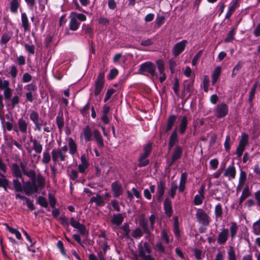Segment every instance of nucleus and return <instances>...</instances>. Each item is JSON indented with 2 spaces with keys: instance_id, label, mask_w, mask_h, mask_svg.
<instances>
[{
  "instance_id": "obj_1",
  "label": "nucleus",
  "mask_w": 260,
  "mask_h": 260,
  "mask_svg": "<svg viewBox=\"0 0 260 260\" xmlns=\"http://www.w3.org/2000/svg\"><path fill=\"white\" fill-rule=\"evenodd\" d=\"M27 162L21 161L19 165L23 174L29 178L31 181H27L23 184V189L25 193L27 196L38 192L39 189L45 187V179L41 174L37 175L35 170H28L27 168Z\"/></svg>"
},
{
  "instance_id": "obj_2",
  "label": "nucleus",
  "mask_w": 260,
  "mask_h": 260,
  "mask_svg": "<svg viewBox=\"0 0 260 260\" xmlns=\"http://www.w3.org/2000/svg\"><path fill=\"white\" fill-rule=\"evenodd\" d=\"M68 145L69 147L65 145L60 148H54L52 150L51 157L54 164H57L59 163V161L62 162L66 160L68 157L67 153L68 149L69 153L72 157L76 155L78 156L77 145L72 138H69Z\"/></svg>"
},
{
  "instance_id": "obj_3",
  "label": "nucleus",
  "mask_w": 260,
  "mask_h": 260,
  "mask_svg": "<svg viewBox=\"0 0 260 260\" xmlns=\"http://www.w3.org/2000/svg\"><path fill=\"white\" fill-rule=\"evenodd\" d=\"M156 219V216L154 214H151L149 216L150 227H149L148 219L141 217L139 224L143 231L140 228H137L133 231L132 236L135 239H139L143 236V233L149 236L151 232L154 229Z\"/></svg>"
},
{
  "instance_id": "obj_4",
  "label": "nucleus",
  "mask_w": 260,
  "mask_h": 260,
  "mask_svg": "<svg viewBox=\"0 0 260 260\" xmlns=\"http://www.w3.org/2000/svg\"><path fill=\"white\" fill-rule=\"evenodd\" d=\"M143 152L141 153L138 159V166L139 167H144L149 164V160L148 159L151 150L152 143H149L143 146Z\"/></svg>"
},
{
  "instance_id": "obj_5",
  "label": "nucleus",
  "mask_w": 260,
  "mask_h": 260,
  "mask_svg": "<svg viewBox=\"0 0 260 260\" xmlns=\"http://www.w3.org/2000/svg\"><path fill=\"white\" fill-rule=\"evenodd\" d=\"M139 72L141 74L148 73L153 77L156 78L158 77V74L156 72L155 66L150 61H147L141 64L139 69Z\"/></svg>"
},
{
  "instance_id": "obj_6",
  "label": "nucleus",
  "mask_w": 260,
  "mask_h": 260,
  "mask_svg": "<svg viewBox=\"0 0 260 260\" xmlns=\"http://www.w3.org/2000/svg\"><path fill=\"white\" fill-rule=\"evenodd\" d=\"M196 217L198 222L205 226H208L211 220L209 215L201 208L197 210Z\"/></svg>"
},
{
  "instance_id": "obj_7",
  "label": "nucleus",
  "mask_w": 260,
  "mask_h": 260,
  "mask_svg": "<svg viewBox=\"0 0 260 260\" xmlns=\"http://www.w3.org/2000/svg\"><path fill=\"white\" fill-rule=\"evenodd\" d=\"M248 144V136L245 133L243 134L240 140L239 145L236 148V153L238 157H241L245 149L246 146Z\"/></svg>"
},
{
  "instance_id": "obj_8",
  "label": "nucleus",
  "mask_w": 260,
  "mask_h": 260,
  "mask_svg": "<svg viewBox=\"0 0 260 260\" xmlns=\"http://www.w3.org/2000/svg\"><path fill=\"white\" fill-rule=\"evenodd\" d=\"M105 83V74L104 72H100L97 76L96 79L94 83V95H98L100 94L104 88Z\"/></svg>"
},
{
  "instance_id": "obj_9",
  "label": "nucleus",
  "mask_w": 260,
  "mask_h": 260,
  "mask_svg": "<svg viewBox=\"0 0 260 260\" xmlns=\"http://www.w3.org/2000/svg\"><path fill=\"white\" fill-rule=\"evenodd\" d=\"M229 113V107L224 103L218 104L214 109V114L217 118L224 117Z\"/></svg>"
},
{
  "instance_id": "obj_10",
  "label": "nucleus",
  "mask_w": 260,
  "mask_h": 260,
  "mask_svg": "<svg viewBox=\"0 0 260 260\" xmlns=\"http://www.w3.org/2000/svg\"><path fill=\"white\" fill-rule=\"evenodd\" d=\"M0 90L4 91V96L6 100L11 98L12 89L10 88V82L8 80H3L0 78Z\"/></svg>"
},
{
  "instance_id": "obj_11",
  "label": "nucleus",
  "mask_w": 260,
  "mask_h": 260,
  "mask_svg": "<svg viewBox=\"0 0 260 260\" xmlns=\"http://www.w3.org/2000/svg\"><path fill=\"white\" fill-rule=\"evenodd\" d=\"M151 249L148 244H144V248L141 247L139 249V255L143 260H154V258L150 255Z\"/></svg>"
},
{
  "instance_id": "obj_12",
  "label": "nucleus",
  "mask_w": 260,
  "mask_h": 260,
  "mask_svg": "<svg viewBox=\"0 0 260 260\" xmlns=\"http://www.w3.org/2000/svg\"><path fill=\"white\" fill-rule=\"evenodd\" d=\"M187 41L183 40L176 44L172 50L173 54L175 57L179 56L185 49Z\"/></svg>"
},
{
  "instance_id": "obj_13",
  "label": "nucleus",
  "mask_w": 260,
  "mask_h": 260,
  "mask_svg": "<svg viewBox=\"0 0 260 260\" xmlns=\"http://www.w3.org/2000/svg\"><path fill=\"white\" fill-rule=\"evenodd\" d=\"M71 225L75 229L78 230L80 235H84L87 233L85 226L80 223L78 221H76L74 217H72L70 220Z\"/></svg>"
},
{
  "instance_id": "obj_14",
  "label": "nucleus",
  "mask_w": 260,
  "mask_h": 260,
  "mask_svg": "<svg viewBox=\"0 0 260 260\" xmlns=\"http://www.w3.org/2000/svg\"><path fill=\"white\" fill-rule=\"evenodd\" d=\"M183 153V148L179 145H176L172 154V160L170 166L172 165L177 160L180 158Z\"/></svg>"
},
{
  "instance_id": "obj_15",
  "label": "nucleus",
  "mask_w": 260,
  "mask_h": 260,
  "mask_svg": "<svg viewBox=\"0 0 260 260\" xmlns=\"http://www.w3.org/2000/svg\"><path fill=\"white\" fill-rule=\"evenodd\" d=\"M236 170L234 162L230 165L224 171L223 177H229V179H234L236 177Z\"/></svg>"
},
{
  "instance_id": "obj_16",
  "label": "nucleus",
  "mask_w": 260,
  "mask_h": 260,
  "mask_svg": "<svg viewBox=\"0 0 260 260\" xmlns=\"http://www.w3.org/2000/svg\"><path fill=\"white\" fill-rule=\"evenodd\" d=\"M229 235V230L225 228L222 229L218 235L217 243L220 245L224 244L228 239Z\"/></svg>"
},
{
  "instance_id": "obj_17",
  "label": "nucleus",
  "mask_w": 260,
  "mask_h": 260,
  "mask_svg": "<svg viewBox=\"0 0 260 260\" xmlns=\"http://www.w3.org/2000/svg\"><path fill=\"white\" fill-rule=\"evenodd\" d=\"M11 172L13 176L17 178L22 179L23 182V173L19 165L17 163H13L11 166Z\"/></svg>"
},
{
  "instance_id": "obj_18",
  "label": "nucleus",
  "mask_w": 260,
  "mask_h": 260,
  "mask_svg": "<svg viewBox=\"0 0 260 260\" xmlns=\"http://www.w3.org/2000/svg\"><path fill=\"white\" fill-rule=\"evenodd\" d=\"M111 187L115 197L117 198L122 194V186L118 182L115 181L112 183Z\"/></svg>"
},
{
  "instance_id": "obj_19",
  "label": "nucleus",
  "mask_w": 260,
  "mask_h": 260,
  "mask_svg": "<svg viewBox=\"0 0 260 260\" xmlns=\"http://www.w3.org/2000/svg\"><path fill=\"white\" fill-rule=\"evenodd\" d=\"M164 210L166 215L168 217H170L172 215L173 209L172 206V201L170 199L167 198L165 199L164 202Z\"/></svg>"
},
{
  "instance_id": "obj_20",
  "label": "nucleus",
  "mask_w": 260,
  "mask_h": 260,
  "mask_svg": "<svg viewBox=\"0 0 260 260\" xmlns=\"http://www.w3.org/2000/svg\"><path fill=\"white\" fill-rule=\"evenodd\" d=\"M18 132L19 131L22 134H26L28 127V122H27L23 118H19L17 121Z\"/></svg>"
},
{
  "instance_id": "obj_21",
  "label": "nucleus",
  "mask_w": 260,
  "mask_h": 260,
  "mask_svg": "<svg viewBox=\"0 0 260 260\" xmlns=\"http://www.w3.org/2000/svg\"><path fill=\"white\" fill-rule=\"evenodd\" d=\"M165 183L162 181H160L157 183V191L156 196L157 200L160 201L161 200L162 196L165 193Z\"/></svg>"
},
{
  "instance_id": "obj_22",
  "label": "nucleus",
  "mask_w": 260,
  "mask_h": 260,
  "mask_svg": "<svg viewBox=\"0 0 260 260\" xmlns=\"http://www.w3.org/2000/svg\"><path fill=\"white\" fill-rule=\"evenodd\" d=\"M30 142L32 144V149L36 153L40 154L43 150V145L40 141L32 137L30 139Z\"/></svg>"
},
{
  "instance_id": "obj_23",
  "label": "nucleus",
  "mask_w": 260,
  "mask_h": 260,
  "mask_svg": "<svg viewBox=\"0 0 260 260\" xmlns=\"http://www.w3.org/2000/svg\"><path fill=\"white\" fill-rule=\"evenodd\" d=\"M121 231L119 237L121 239L124 238H129L130 234L129 225L127 222L124 223L120 228Z\"/></svg>"
},
{
  "instance_id": "obj_24",
  "label": "nucleus",
  "mask_w": 260,
  "mask_h": 260,
  "mask_svg": "<svg viewBox=\"0 0 260 260\" xmlns=\"http://www.w3.org/2000/svg\"><path fill=\"white\" fill-rule=\"evenodd\" d=\"M193 80H185L183 83V88L182 91V95L184 96L185 91L191 93L193 91Z\"/></svg>"
},
{
  "instance_id": "obj_25",
  "label": "nucleus",
  "mask_w": 260,
  "mask_h": 260,
  "mask_svg": "<svg viewBox=\"0 0 260 260\" xmlns=\"http://www.w3.org/2000/svg\"><path fill=\"white\" fill-rule=\"evenodd\" d=\"M74 15H76V14L71 13L70 14V22L69 24V26L70 29L71 30L75 31L78 29L80 23L77 21L76 18L74 17Z\"/></svg>"
},
{
  "instance_id": "obj_26",
  "label": "nucleus",
  "mask_w": 260,
  "mask_h": 260,
  "mask_svg": "<svg viewBox=\"0 0 260 260\" xmlns=\"http://www.w3.org/2000/svg\"><path fill=\"white\" fill-rule=\"evenodd\" d=\"M177 116L175 115H171L168 118L167 121V126L164 132L166 133L169 132L173 127L176 120Z\"/></svg>"
},
{
  "instance_id": "obj_27",
  "label": "nucleus",
  "mask_w": 260,
  "mask_h": 260,
  "mask_svg": "<svg viewBox=\"0 0 260 260\" xmlns=\"http://www.w3.org/2000/svg\"><path fill=\"white\" fill-rule=\"evenodd\" d=\"M188 177V174L186 172H184L181 174L180 179L179 186L178 189L180 192H182L185 188V185Z\"/></svg>"
},
{
  "instance_id": "obj_28",
  "label": "nucleus",
  "mask_w": 260,
  "mask_h": 260,
  "mask_svg": "<svg viewBox=\"0 0 260 260\" xmlns=\"http://www.w3.org/2000/svg\"><path fill=\"white\" fill-rule=\"evenodd\" d=\"M178 141V134L176 130H174L171 134L168 144V150H171L174 145Z\"/></svg>"
},
{
  "instance_id": "obj_29",
  "label": "nucleus",
  "mask_w": 260,
  "mask_h": 260,
  "mask_svg": "<svg viewBox=\"0 0 260 260\" xmlns=\"http://www.w3.org/2000/svg\"><path fill=\"white\" fill-rule=\"evenodd\" d=\"M93 135L95 140L97 142L99 147L103 148L104 147V143L103 139L100 131L98 129H94L93 131Z\"/></svg>"
},
{
  "instance_id": "obj_30",
  "label": "nucleus",
  "mask_w": 260,
  "mask_h": 260,
  "mask_svg": "<svg viewBox=\"0 0 260 260\" xmlns=\"http://www.w3.org/2000/svg\"><path fill=\"white\" fill-rule=\"evenodd\" d=\"M123 217L121 213L115 214L113 215L111 222L114 225L119 226L123 221Z\"/></svg>"
},
{
  "instance_id": "obj_31",
  "label": "nucleus",
  "mask_w": 260,
  "mask_h": 260,
  "mask_svg": "<svg viewBox=\"0 0 260 260\" xmlns=\"http://www.w3.org/2000/svg\"><path fill=\"white\" fill-rule=\"evenodd\" d=\"M223 213L222 206L220 204L218 203L215 206L214 210L215 218L216 221L222 219Z\"/></svg>"
},
{
  "instance_id": "obj_32",
  "label": "nucleus",
  "mask_w": 260,
  "mask_h": 260,
  "mask_svg": "<svg viewBox=\"0 0 260 260\" xmlns=\"http://www.w3.org/2000/svg\"><path fill=\"white\" fill-rule=\"evenodd\" d=\"M83 134L84 140L86 142H89L91 140L93 132L89 125H87L83 129Z\"/></svg>"
},
{
  "instance_id": "obj_33",
  "label": "nucleus",
  "mask_w": 260,
  "mask_h": 260,
  "mask_svg": "<svg viewBox=\"0 0 260 260\" xmlns=\"http://www.w3.org/2000/svg\"><path fill=\"white\" fill-rule=\"evenodd\" d=\"M21 21L22 26L23 27L24 30L25 31L29 30L30 25L29 24L27 16L25 13H21Z\"/></svg>"
},
{
  "instance_id": "obj_34",
  "label": "nucleus",
  "mask_w": 260,
  "mask_h": 260,
  "mask_svg": "<svg viewBox=\"0 0 260 260\" xmlns=\"http://www.w3.org/2000/svg\"><path fill=\"white\" fill-rule=\"evenodd\" d=\"M95 202L98 206H103L105 202L103 198L100 194H96L95 197H92L90 200V203Z\"/></svg>"
},
{
  "instance_id": "obj_35",
  "label": "nucleus",
  "mask_w": 260,
  "mask_h": 260,
  "mask_svg": "<svg viewBox=\"0 0 260 260\" xmlns=\"http://www.w3.org/2000/svg\"><path fill=\"white\" fill-rule=\"evenodd\" d=\"M230 228V236L232 240L234 239L238 232V226L236 222H232Z\"/></svg>"
},
{
  "instance_id": "obj_36",
  "label": "nucleus",
  "mask_w": 260,
  "mask_h": 260,
  "mask_svg": "<svg viewBox=\"0 0 260 260\" xmlns=\"http://www.w3.org/2000/svg\"><path fill=\"white\" fill-rule=\"evenodd\" d=\"M56 123L57 127L60 131H61L64 126V118L62 112H60L58 113V115L56 118Z\"/></svg>"
},
{
  "instance_id": "obj_37",
  "label": "nucleus",
  "mask_w": 260,
  "mask_h": 260,
  "mask_svg": "<svg viewBox=\"0 0 260 260\" xmlns=\"http://www.w3.org/2000/svg\"><path fill=\"white\" fill-rule=\"evenodd\" d=\"M187 118L186 116H183L179 125V132L181 134H184L187 126Z\"/></svg>"
},
{
  "instance_id": "obj_38",
  "label": "nucleus",
  "mask_w": 260,
  "mask_h": 260,
  "mask_svg": "<svg viewBox=\"0 0 260 260\" xmlns=\"http://www.w3.org/2000/svg\"><path fill=\"white\" fill-rule=\"evenodd\" d=\"M251 194V192L249 190V187L246 186L243 190L242 195L239 198V205H241L244 201L249 197Z\"/></svg>"
},
{
  "instance_id": "obj_39",
  "label": "nucleus",
  "mask_w": 260,
  "mask_h": 260,
  "mask_svg": "<svg viewBox=\"0 0 260 260\" xmlns=\"http://www.w3.org/2000/svg\"><path fill=\"white\" fill-rule=\"evenodd\" d=\"M221 73V68L220 67H216L212 75V84L214 85L217 81Z\"/></svg>"
},
{
  "instance_id": "obj_40",
  "label": "nucleus",
  "mask_w": 260,
  "mask_h": 260,
  "mask_svg": "<svg viewBox=\"0 0 260 260\" xmlns=\"http://www.w3.org/2000/svg\"><path fill=\"white\" fill-rule=\"evenodd\" d=\"M237 29V25H236L232 28L231 30L228 33V34L227 35V37L224 40V42L225 43L230 42L234 40V36L236 34Z\"/></svg>"
},
{
  "instance_id": "obj_41",
  "label": "nucleus",
  "mask_w": 260,
  "mask_h": 260,
  "mask_svg": "<svg viewBox=\"0 0 260 260\" xmlns=\"http://www.w3.org/2000/svg\"><path fill=\"white\" fill-rule=\"evenodd\" d=\"M8 184L9 180L6 179L4 174L0 172V187H3L5 190L7 191Z\"/></svg>"
},
{
  "instance_id": "obj_42",
  "label": "nucleus",
  "mask_w": 260,
  "mask_h": 260,
  "mask_svg": "<svg viewBox=\"0 0 260 260\" xmlns=\"http://www.w3.org/2000/svg\"><path fill=\"white\" fill-rule=\"evenodd\" d=\"M13 185L16 192H22L23 189V185L18 180V178L15 179L13 180Z\"/></svg>"
},
{
  "instance_id": "obj_43",
  "label": "nucleus",
  "mask_w": 260,
  "mask_h": 260,
  "mask_svg": "<svg viewBox=\"0 0 260 260\" xmlns=\"http://www.w3.org/2000/svg\"><path fill=\"white\" fill-rule=\"evenodd\" d=\"M52 157L49 152V149H46L43 153L42 162L43 164H48L51 160Z\"/></svg>"
},
{
  "instance_id": "obj_44",
  "label": "nucleus",
  "mask_w": 260,
  "mask_h": 260,
  "mask_svg": "<svg viewBox=\"0 0 260 260\" xmlns=\"http://www.w3.org/2000/svg\"><path fill=\"white\" fill-rule=\"evenodd\" d=\"M20 4L18 0H12L10 4V10L14 13L17 12Z\"/></svg>"
},
{
  "instance_id": "obj_45",
  "label": "nucleus",
  "mask_w": 260,
  "mask_h": 260,
  "mask_svg": "<svg viewBox=\"0 0 260 260\" xmlns=\"http://www.w3.org/2000/svg\"><path fill=\"white\" fill-rule=\"evenodd\" d=\"M12 38L11 34L6 32L2 35L1 40V44L6 45Z\"/></svg>"
},
{
  "instance_id": "obj_46",
  "label": "nucleus",
  "mask_w": 260,
  "mask_h": 260,
  "mask_svg": "<svg viewBox=\"0 0 260 260\" xmlns=\"http://www.w3.org/2000/svg\"><path fill=\"white\" fill-rule=\"evenodd\" d=\"M25 50L28 52L29 55H33L35 52V46L32 44L25 43L24 45Z\"/></svg>"
},
{
  "instance_id": "obj_47",
  "label": "nucleus",
  "mask_w": 260,
  "mask_h": 260,
  "mask_svg": "<svg viewBox=\"0 0 260 260\" xmlns=\"http://www.w3.org/2000/svg\"><path fill=\"white\" fill-rule=\"evenodd\" d=\"M228 260H237L236 255L234 248L231 246L228 251Z\"/></svg>"
},
{
  "instance_id": "obj_48",
  "label": "nucleus",
  "mask_w": 260,
  "mask_h": 260,
  "mask_svg": "<svg viewBox=\"0 0 260 260\" xmlns=\"http://www.w3.org/2000/svg\"><path fill=\"white\" fill-rule=\"evenodd\" d=\"M7 227V229L9 230V231L15 235L16 238L18 239H21V235L20 233L16 229H14L12 227L9 226L8 224L6 223L5 224Z\"/></svg>"
},
{
  "instance_id": "obj_49",
  "label": "nucleus",
  "mask_w": 260,
  "mask_h": 260,
  "mask_svg": "<svg viewBox=\"0 0 260 260\" xmlns=\"http://www.w3.org/2000/svg\"><path fill=\"white\" fill-rule=\"evenodd\" d=\"M82 29L85 34L89 35L90 37H93V29L88 25L83 24L82 26Z\"/></svg>"
},
{
  "instance_id": "obj_50",
  "label": "nucleus",
  "mask_w": 260,
  "mask_h": 260,
  "mask_svg": "<svg viewBox=\"0 0 260 260\" xmlns=\"http://www.w3.org/2000/svg\"><path fill=\"white\" fill-rule=\"evenodd\" d=\"M161 239L164 241L165 244H168L170 243V236L168 232L166 230H162L161 233Z\"/></svg>"
},
{
  "instance_id": "obj_51",
  "label": "nucleus",
  "mask_w": 260,
  "mask_h": 260,
  "mask_svg": "<svg viewBox=\"0 0 260 260\" xmlns=\"http://www.w3.org/2000/svg\"><path fill=\"white\" fill-rule=\"evenodd\" d=\"M178 186L175 182H173L172 183L171 187L169 192V194L172 198H174L176 190L178 188Z\"/></svg>"
},
{
  "instance_id": "obj_52",
  "label": "nucleus",
  "mask_w": 260,
  "mask_h": 260,
  "mask_svg": "<svg viewBox=\"0 0 260 260\" xmlns=\"http://www.w3.org/2000/svg\"><path fill=\"white\" fill-rule=\"evenodd\" d=\"M10 99L11 100L10 106L12 108H14L20 102V98L18 95H15Z\"/></svg>"
},
{
  "instance_id": "obj_53",
  "label": "nucleus",
  "mask_w": 260,
  "mask_h": 260,
  "mask_svg": "<svg viewBox=\"0 0 260 260\" xmlns=\"http://www.w3.org/2000/svg\"><path fill=\"white\" fill-rule=\"evenodd\" d=\"M24 89L27 91V92H35L37 90V87L35 83H31L27 84L24 87Z\"/></svg>"
},
{
  "instance_id": "obj_54",
  "label": "nucleus",
  "mask_w": 260,
  "mask_h": 260,
  "mask_svg": "<svg viewBox=\"0 0 260 260\" xmlns=\"http://www.w3.org/2000/svg\"><path fill=\"white\" fill-rule=\"evenodd\" d=\"M37 202L43 207L47 208L48 207V202L46 199L42 196L38 197Z\"/></svg>"
},
{
  "instance_id": "obj_55",
  "label": "nucleus",
  "mask_w": 260,
  "mask_h": 260,
  "mask_svg": "<svg viewBox=\"0 0 260 260\" xmlns=\"http://www.w3.org/2000/svg\"><path fill=\"white\" fill-rule=\"evenodd\" d=\"M156 63L157 64V68H158V71L159 72V74H165V73L164 63L163 60L159 59V60L156 61Z\"/></svg>"
},
{
  "instance_id": "obj_56",
  "label": "nucleus",
  "mask_w": 260,
  "mask_h": 260,
  "mask_svg": "<svg viewBox=\"0 0 260 260\" xmlns=\"http://www.w3.org/2000/svg\"><path fill=\"white\" fill-rule=\"evenodd\" d=\"M155 249L160 254H162L165 252V248L161 242H158L156 243L155 246Z\"/></svg>"
},
{
  "instance_id": "obj_57",
  "label": "nucleus",
  "mask_w": 260,
  "mask_h": 260,
  "mask_svg": "<svg viewBox=\"0 0 260 260\" xmlns=\"http://www.w3.org/2000/svg\"><path fill=\"white\" fill-rule=\"evenodd\" d=\"M6 129L8 131H11L13 129L16 132L18 133V128L17 126L13 125V122L12 121H7L6 122Z\"/></svg>"
},
{
  "instance_id": "obj_58",
  "label": "nucleus",
  "mask_w": 260,
  "mask_h": 260,
  "mask_svg": "<svg viewBox=\"0 0 260 260\" xmlns=\"http://www.w3.org/2000/svg\"><path fill=\"white\" fill-rule=\"evenodd\" d=\"M30 119L35 124L37 121L39 120V116L38 113L36 111H32L30 114Z\"/></svg>"
},
{
  "instance_id": "obj_59",
  "label": "nucleus",
  "mask_w": 260,
  "mask_h": 260,
  "mask_svg": "<svg viewBox=\"0 0 260 260\" xmlns=\"http://www.w3.org/2000/svg\"><path fill=\"white\" fill-rule=\"evenodd\" d=\"M18 70L17 68L14 66H12L10 67V74L12 79H15L17 76Z\"/></svg>"
},
{
  "instance_id": "obj_60",
  "label": "nucleus",
  "mask_w": 260,
  "mask_h": 260,
  "mask_svg": "<svg viewBox=\"0 0 260 260\" xmlns=\"http://www.w3.org/2000/svg\"><path fill=\"white\" fill-rule=\"evenodd\" d=\"M209 84V78L207 75L204 76L203 80V87L204 90L205 92H207L208 91V87Z\"/></svg>"
},
{
  "instance_id": "obj_61",
  "label": "nucleus",
  "mask_w": 260,
  "mask_h": 260,
  "mask_svg": "<svg viewBox=\"0 0 260 260\" xmlns=\"http://www.w3.org/2000/svg\"><path fill=\"white\" fill-rule=\"evenodd\" d=\"M173 89L176 95H178L179 94V82L178 78H176L175 79V82L174 83V85L173 87Z\"/></svg>"
},
{
  "instance_id": "obj_62",
  "label": "nucleus",
  "mask_w": 260,
  "mask_h": 260,
  "mask_svg": "<svg viewBox=\"0 0 260 260\" xmlns=\"http://www.w3.org/2000/svg\"><path fill=\"white\" fill-rule=\"evenodd\" d=\"M202 54L203 51L200 50L194 55L192 60V64L193 66H196L197 64L198 61Z\"/></svg>"
},
{
  "instance_id": "obj_63",
  "label": "nucleus",
  "mask_w": 260,
  "mask_h": 260,
  "mask_svg": "<svg viewBox=\"0 0 260 260\" xmlns=\"http://www.w3.org/2000/svg\"><path fill=\"white\" fill-rule=\"evenodd\" d=\"M246 179V173L245 171H242L240 172L239 183L240 185L243 184Z\"/></svg>"
},
{
  "instance_id": "obj_64",
  "label": "nucleus",
  "mask_w": 260,
  "mask_h": 260,
  "mask_svg": "<svg viewBox=\"0 0 260 260\" xmlns=\"http://www.w3.org/2000/svg\"><path fill=\"white\" fill-rule=\"evenodd\" d=\"M115 91V90L113 88L108 89L104 99V102H106L107 101H108L111 97L112 95L114 94Z\"/></svg>"
}]
</instances>
